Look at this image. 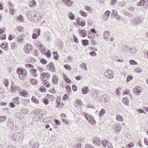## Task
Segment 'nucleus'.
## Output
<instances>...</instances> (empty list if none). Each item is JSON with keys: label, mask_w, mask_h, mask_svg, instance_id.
I'll use <instances>...</instances> for the list:
<instances>
[{"label": "nucleus", "mask_w": 148, "mask_h": 148, "mask_svg": "<svg viewBox=\"0 0 148 148\" xmlns=\"http://www.w3.org/2000/svg\"><path fill=\"white\" fill-rule=\"evenodd\" d=\"M82 114L90 123L93 125L95 124V121L92 115H89L85 112H83Z\"/></svg>", "instance_id": "f257e3e1"}, {"label": "nucleus", "mask_w": 148, "mask_h": 148, "mask_svg": "<svg viewBox=\"0 0 148 148\" xmlns=\"http://www.w3.org/2000/svg\"><path fill=\"white\" fill-rule=\"evenodd\" d=\"M142 21L141 18L139 17H135L132 20L131 23L133 25H138Z\"/></svg>", "instance_id": "f03ea898"}, {"label": "nucleus", "mask_w": 148, "mask_h": 148, "mask_svg": "<svg viewBox=\"0 0 148 148\" xmlns=\"http://www.w3.org/2000/svg\"><path fill=\"white\" fill-rule=\"evenodd\" d=\"M102 145L105 147H108V148H112V146L111 143L108 140H105L101 141Z\"/></svg>", "instance_id": "7ed1b4c3"}, {"label": "nucleus", "mask_w": 148, "mask_h": 148, "mask_svg": "<svg viewBox=\"0 0 148 148\" xmlns=\"http://www.w3.org/2000/svg\"><path fill=\"white\" fill-rule=\"evenodd\" d=\"M104 75L106 77L110 79H112L114 77V74L112 71L108 70L104 73Z\"/></svg>", "instance_id": "20e7f679"}, {"label": "nucleus", "mask_w": 148, "mask_h": 148, "mask_svg": "<svg viewBox=\"0 0 148 148\" xmlns=\"http://www.w3.org/2000/svg\"><path fill=\"white\" fill-rule=\"evenodd\" d=\"M47 68L49 71H51L53 72H56V69L54 65L52 62H50L47 66Z\"/></svg>", "instance_id": "39448f33"}, {"label": "nucleus", "mask_w": 148, "mask_h": 148, "mask_svg": "<svg viewBox=\"0 0 148 148\" xmlns=\"http://www.w3.org/2000/svg\"><path fill=\"white\" fill-rule=\"evenodd\" d=\"M32 46L29 44H28L24 47V50L25 52L27 53H30L32 49Z\"/></svg>", "instance_id": "423d86ee"}, {"label": "nucleus", "mask_w": 148, "mask_h": 148, "mask_svg": "<svg viewBox=\"0 0 148 148\" xmlns=\"http://www.w3.org/2000/svg\"><path fill=\"white\" fill-rule=\"evenodd\" d=\"M50 73L44 72L40 74V77L42 80H48L50 77Z\"/></svg>", "instance_id": "0eeeda50"}, {"label": "nucleus", "mask_w": 148, "mask_h": 148, "mask_svg": "<svg viewBox=\"0 0 148 148\" xmlns=\"http://www.w3.org/2000/svg\"><path fill=\"white\" fill-rule=\"evenodd\" d=\"M142 88L141 87L137 86L133 89L134 94L137 95H139L142 91Z\"/></svg>", "instance_id": "6e6552de"}, {"label": "nucleus", "mask_w": 148, "mask_h": 148, "mask_svg": "<svg viewBox=\"0 0 148 148\" xmlns=\"http://www.w3.org/2000/svg\"><path fill=\"white\" fill-rule=\"evenodd\" d=\"M60 101V98L58 97H57L56 100V103H57V107L58 108L62 107L64 105V103H61Z\"/></svg>", "instance_id": "1a4fd4ad"}, {"label": "nucleus", "mask_w": 148, "mask_h": 148, "mask_svg": "<svg viewBox=\"0 0 148 148\" xmlns=\"http://www.w3.org/2000/svg\"><path fill=\"white\" fill-rule=\"evenodd\" d=\"M18 91L19 94L21 96L25 97L27 95V92L26 91L23 90H21L20 88Z\"/></svg>", "instance_id": "9d476101"}, {"label": "nucleus", "mask_w": 148, "mask_h": 148, "mask_svg": "<svg viewBox=\"0 0 148 148\" xmlns=\"http://www.w3.org/2000/svg\"><path fill=\"white\" fill-rule=\"evenodd\" d=\"M110 32L108 31H105L103 33L104 38L106 41H107L110 36Z\"/></svg>", "instance_id": "9b49d317"}, {"label": "nucleus", "mask_w": 148, "mask_h": 148, "mask_svg": "<svg viewBox=\"0 0 148 148\" xmlns=\"http://www.w3.org/2000/svg\"><path fill=\"white\" fill-rule=\"evenodd\" d=\"M122 129L121 126L119 124H116L114 128L115 132H119Z\"/></svg>", "instance_id": "f8f14e48"}, {"label": "nucleus", "mask_w": 148, "mask_h": 148, "mask_svg": "<svg viewBox=\"0 0 148 148\" xmlns=\"http://www.w3.org/2000/svg\"><path fill=\"white\" fill-rule=\"evenodd\" d=\"M20 134L19 133H16L14 134L12 136V138L13 139L14 138V140L15 141H17L19 140Z\"/></svg>", "instance_id": "ddd939ff"}, {"label": "nucleus", "mask_w": 148, "mask_h": 148, "mask_svg": "<svg viewBox=\"0 0 148 148\" xmlns=\"http://www.w3.org/2000/svg\"><path fill=\"white\" fill-rule=\"evenodd\" d=\"M58 79L57 75H54L52 77V82L54 84H57L58 83Z\"/></svg>", "instance_id": "4468645a"}, {"label": "nucleus", "mask_w": 148, "mask_h": 148, "mask_svg": "<svg viewBox=\"0 0 148 148\" xmlns=\"http://www.w3.org/2000/svg\"><path fill=\"white\" fill-rule=\"evenodd\" d=\"M110 12L109 10H107L105 12L104 14V18L105 20L107 19L110 15Z\"/></svg>", "instance_id": "2eb2a0df"}, {"label": "nucleus", "mask_w": 148, "mask_h": 148, "mask_svg": "<svg viewBox=\"0 0 148 148\" xmlns=\"http://www.w3.org/2000/svg\"><path fill=\"white\" fill-rule=\"evenodd\" d=\"M93 142L96 145H97L98 146H100L101 144V142L100 141L99 139L98 138H96L94 139L93 140Z\"/></svg>", "instance_id": "dca6fc26"}, {"label": "nucleus", "mask_w": 148, "mask_h": 148, "mask_svg": "<svg viewBox=\"0 0 148 148\" xmlns=\"http://www.w3.org/2000/svg\"><path fill=\"white\" fill-rule=\"evenodd\" d=\"M88 88L87 86L84 87L82 89V93L83 94H86L88 92Z\"/></svg>", "instance_id": "f3484780"}, {"label": "nucleus", "mask_w": 148, "mask_h": 148, "mask_svg": "<svg viewBox=\"0 0 148 148\" xmlns=\"http://www.w3.org/2000/svg\"><path fill=\"white\" fill-rule=\"evenodd\" d=\"M62 1L69 6H71L72 5V2L70 0H62Z\"/></svg>", "instance_id": "a211bd4d"}, {"label": "nucleus", "mask_w": 148, "mask_h": 148, "mask_svg": "<svg viewBox=\"0 0 148 148\" xmlns=\"http://www.w3.org/2000/svg\"><path fill=\"white\" fill-rule=\"evenodd\" d=\"M20 87L18 86H12V87H11V92H14L16 91V90H18L20 89Z\"/></svg>", "instance_id": "6ab92c4d"}, {"label": "nucleus", "mask_w": 148, "mask_h": 148, "mask_svg": "<svg viewBox=\"0 0 148 148\" xmlns=\"http://www.w3.org/2000/svg\"><path fill=\"white\" fill-rule=\"evenodd\" d=\"M17 39V42L20 44L23 43L24 42V39L22 38V37L21 36H19Z\"/></svg>", "instance_id": "aec40b11"}, {"label": "nucleus", "mask_w": 148, "mask_h": 148, "mask_svg": "<svg viewBox=\"0 0 148 148\" xmlns=\"http://www.w3.org/2000/svg\"><path fill=\"white\" fill-rule=\"evenodd\" d=\"M76 106H81L83 103L82 101L79 99H77L75 102Z\"/></svg>", "instance_id": "412c9836"}, {"label": "nucleus", "mask_w": 148, "mask_h": 148, "mask_svg": "<svg viewBox=\"0 0 148 148\" xmlns=\"http://www.w3.org/2000/svg\"><path fill=\"white\" fill-rule=\"evenodd\" d=\"M43 84L47 88H49L50 86V84L47 81V80H42Z\"/></svg>", "instance_id": "4be33fe9"}, {"label": "nucleus", "mask_w": 148, "mask_h": 148, "mask_svg": "<svg viewBox=\"0 0 148 148\" xmlns=\"http://www.w3.org/2000/svg\"><path fill=\"white\" fill-rule=\"evenodd\" d=\"M30 71L32 76H34L35 77H37V76L36 69H31Z\"/></svg>", "instance_id": "5701e85b"}, {"label": "nucleus", "mask_w": 148, "mask_h": 148, "mask_svg": "<svg viewBox=\"0 0 148 148\" xmlns=\"http://www.w3.org/2000/svg\"><path fill=\"white\" fill-rule=\"evenodd\" d=\"M29 4L31 7H33L36 6V3L35 0H32L30 2Z\"/></svg>", "instance_id": "b1692460"}, {"label": "nucleus", "mask_w": 148, "mask_h": 148, "mask_svg": "<svg viewBox=\"0 0 148 148\" xmlns=\"http://www.w3.org/2000/svg\"><path fill=\"white\" fill-rule=\"evenodd\" d=\"M106 112L105 110L103 108L101 109V110L99 111V116L102 117L103 116V115L104 114H105Z\"/></svg>", "instance_id": "393cba45"}, {"label": "nucleus", "mask_w": 148, "mask_h": 148, "mask_svg": "<svg viewBox=\"0 0 148 148\" xmlns=\"http://www.w3.org/2000/svg\"><path fill=\"white\" fill-rule=\"evenodd\" d=\"M116 119L117 121L121 122L123 121V120L122 116L120 115L119 114H118L116 116Z\"/></svg>", "instance_id": "a878e982"}, {"label": "nucleus", "mask_w": 148, "mask_h": 148, "mask_svg": "<svg viewBox=\"0 0 148 148\" xmlns=\"http://www.w3.org/2000/svg\"><path fill=\"white\" fill-rule=\"evenodd\" d=\"M19 99L20 98L19 97H16L15 98L12 99V101L13 103L16 104H18L19 103Z\"/></svg>", "instance_id": "bb28decb"}, {"label": "nucleus", "mask_w": 148, "mask_h": 148, "mask_svg": "<svg viewBox=\"0 0 148 148\" xmlns=\"http://www.w3.org/2000/svg\"><path fill=\"white\" fill-rule=\"evenodd\" d=\"M53 58L55 59L58 60L59 56L58 55V52L57 51H54L53 52Z\"/></svg>", "instance_id": "cd10ccee"}, {"label": "nucleus", "mask_w": 148, "mask_h": 148, "mask_svg": "<svg viewBox=\"0 0 148 148\" xmlns=\"http://www.w3.org/2000/svg\"><path fill=\"white\" fill-rule=\"evenodd\" d=\"M122 101L126 105H128L129 104V101L127 98L126 97L123 98Z\"/></svg>", "instance_id": "c85d7f7f"}, {"label": "nucleus", "mask_w": 148, "mask_h": 148, "mask_svg": "<svg viewBox=\"0 0 148 148\" xmlns=\"http://www.w3.org/2000/svg\"><path fill=\"white\" fill-rule=\"evenodd\" d=\"M69 14V17L70 19L73 20L75 19V16L71 12H70Z\"/></svg>", "instance_id": "c756f323"}, {"label": "nucleus", "mask_w": 148, "mask_h": 148, "mask_svg": "<svg viewBox=\"0 0 148 148\" xmlns=\"http://www.w3.org/2000/svg\"><path fill=\"white\" fill-rule=\"evenodd\" d=\"M79 32L81 34L82 36L83 37H85L86 35V31L84 30H79Z\"/></svg>", "instance_id": "7c9ffc66"}, {"label": "nucleus", "mask_w": 148, "mask_h": 148, "mask_svg": "<svg viewBox=\"0 0 148 148\" xmlns=\"http://www.w3.org/2000/svg\"><path fill=\"white\" fill-rule=\"evenodd\" d=\"M15 12L14 8H10V15H13Z\"/></svg>", "instance_id": "2f4dec72"}, {"label": "nucleus", "mask_w": 148, "mask_h": 148, "mask_svg": "<svg viewBox=\"0 0 148 148\" xmlns=\"http://www.w3.org/2000/svg\"><path fill=\"white\" fill-rule=\"evenodd\" d=\"M129 63L130 64L134 65L138 64V63L136 62L133 60H131L129 61Z\"/></svg>", "instance_id": "473e14b6"}, {"label": "nucleus", "mask_w": 148, "mask_h": 148, "mask_svg": "<svg viewBox=\"0 0 148 148\" xmlns=\"http://www.w3.org/2000/svg\"><path fill=\"white\" fill-rule=\"evenodd\" d=\"M42 47H41L39 49V50L41 51V52L43 54L45 53V47L43 45H42Z\"/></svg>", "instance_id": "72a5a7b5"}, {"label": "nucleus", "mask_w": 148, "mask_h": 148, "mask_svg": "<svg viewBox=\"0 0 148 148\" xmlns=\"http://www.w3.org/2000/svg\"><path fill=\"white\" fill-rule=\"evenodd\" d=\"M11 45V48L13 50L17 48V44L15 42L12 43Z\"/></svg>", "instance_id": "f704fd0d"}, {"label": "nucleus", "mask_w": 148, "mask_h": 148, "mask_svg": "<svg viewBox=\"0 0 148 148\" xmlns=\"http://www.w3.org/2000/svg\"><path fill=\"white\" fill-rule=\"evenodd\" d=\"M31 84L33 85H36L37 84L38 81L35 79H32L30 81Z\"/></svg>", "instance_id": "c9c22d12"}, {"label": "nucleus", "mask_w": 148, "mask_h": 148, "mask_svg": "<svg viewBox=\"0 0 148 148\" xmlns=\"http://www.w3.org/2000/svg\"><path fill=\"white\" fill-rule=\"evenodd\" d=\"M88 43V41L87 40H82V44L84 46L87 45Z\"/></svg>", "instance_id": "e433bc0d"}, {"label": "nucleus", "mask_w": 148, "mask_h": 148, "mask_svg": "<svg viewBox=\"0 0 148 148\" xmlns=\"http://www.w3.org/2000/svg\"><path fill=\"white\" fill-rule=\"evenodd\" d=\"M145 1L144 0H141L137 4L138 6L144 5Z\"/></svg>", "instance_id": "4c0bfd02"}, {"label": "nucleus", "mask_w": 148, "mask_h": 148, "mask_svg": "<svg viewBox=\"0 0 148 148\" xmlns=\"http://www.w3.org/2000/svg\"><path fill=\"white\" fill-rule=\"evenodd\" d=\"M79 14L82 16L85 17H87L88 15V14L87 13H86L82 11H81Z\"/></svg>", "instance_id": "58836bf2"}, {"label": "nucleus", "mask_w": 148, "mask_h": 148, "mask_svg": "<svg viewBox=\"0 0 148 148\" xmlns=\"http://www.w3.org/2000/svg\"><path fill=\"white\" fill-rule=\"evenodd\" d=\"M31 99L32 101H33V102H34L37 104L38 103V100L37 99L35 98L34 97H32Z\"/></svg>", "instance_id": "ea45409f"}, {"label": "nucleus", "mask_w": 148, "mask_h": 148, "mask_svg": "<svg viewBox=\"0 0 148 148\" xmlns=\"http://www.w3.org/2000/svg\"><path fill=\"white\" fill-rule=\"evenodd\" d=\"M39 117L37 115H36L34 117L33 120L34 121L37 122H38V121L39 120Z\"/></svg>", "instance_id": "a19ab883"}, {"label": "nucleus", "mask_w": 148, "mask_h": 148, "mask_svg": "<svg viewBox=\"0 0 148 148\" xmlns=\"http://www.w3.org/2000/svg\"><path fill=\"white\" fill-rule=\"evenodd\" d=\"M1 47V48L7 51L8 50L7 45H5L4 43H2Z\"/></svg>", "instance_id": "79ce46f5"}, {"label": "nucleus", "mask_w": 148, "mask_h": 148, "mask_svg": "<svg viewBox=\"0 0 148 148\" xmlns=\"http://www.w3.org/2000/svg\"><path fill=\"white\" fill-rule=\"evenodd\" d=\"M3 82L4 84L6 87L8 86L9 85V81L8 79H4V80Z\"/></svg>", "instance_id": "37998d69"}, {"label": "nucleus", "mask_w": 148, "mask_h": 148, "mask_svg": "<svg viewBox=\"0 0 148 148\" xmlns=\"http://www.w3.org/2000/svg\"><path fill=\"white\" fill-rule=\"evenodd\" d=\"M54 97L53 96L49 94L47 95V98L50 99L51 101H53L54 99Z\"/></svg>", "instance_id": "c03bdc74"}, {"label": "nucleus", "mask_w": 148, "mask_h": 148, "mask_svg": "<svg viewBox=\"0 0 148 148\" xmlns=\"http://www.w3.org/2000/svg\"><path fill=\"white\" fill-rule=\"evenodd\" d=\"M44 54H45L48 58H50L51 55L50 51L49 50H48L47 52H45V53Z\"/></svg>", "instance_id": "a18cd8bd"}, {"label": "nucleus", "mask_w": 148, "mask_h": 148, "mask_svg": "<svg viewBox=\"0 0 148 148\" xmlns=\"http://www.w3.org/2000/svg\"><path fill=\"white\" fill-rule=\"evenodd\" d=\"M23 70V69L21 68H18L17 69L16 72L19 75L21 74Z\"/></svg>", "instance_id": "49530a36"}, {"label": "nucleus", "mask_w": 148, "mask_h": 148, "mask_svg": "<svg viewBox=\"0 0 148 148\" xmlns=\"http://www.w3.org/2000/svg\"><path fill=\"white\" fill-rule=\"evenodd\" d=\"M64 77L65 80L66 82H67L68 83H70L71 82V80L67 76L65 75H64Z\"/></svg>", "instance_id": "de8ad7c7"}, {"label": "nucleus", "mask_w": 148, "mask_h": 148, "mask_svg": "<svg viewBox=\"0 0 148 148\" xmlns=\"http://www.w3.org/2000/svg\"><path fill=\"white\" fill-rule=\"evenodd\" d=\"M17 29L20 32H22L24 30L23 28L20 26H18L16 27Z\"/></svg>", "instance_id": "09e8293b"}, {"label": "nucleus", "mask_w": 148, "mask_h": 148, "mask_svg": "<svg viewBox=\"0 0 148 148\" xmlns=\"http://www.w3.org/2000/svg\"><path fill=\"white\" fill-rule=\"evenodd\" d=\"M64 67L67 70H70L71 69V66L67 64L64 65Z\"/></svg>", "instance_id": "8fccbe9b"}, {"label": "nucleus", "mask_w": 148, "mask_h": 148, "mask_svg": "<svg viewBox=\"0 0 148 148\" xmlns=\"http://www.w3.org/2000/svg\"><path fill=\"white\" fill-rule=\"evenodd\" d=\"M6 119V117L4 116H1L0 117V122H3L5 121Z\"/></svg>", "instance_id": "3c124183"}, {"label": "nucleus", "mask_w": 148, "mask_h": 148, "mask_svg": "<svg viewBox=\"0 0 148 148\" xmlns=\"http://www.w3.org/2000/svg\"><path fill=\"white\" fill-rule=\"evenodd\" d=\"M17 18V20L20 22H23V17L21 15H20V16Z\"/></svg>", "instance_id": "603ef678"}, {"label": "nucleus", "mask_w": 148, "mask_h": 148, "mask_svg": "<svg viewBox=\"0 0 148 148\" xmlns=\"http://www.w3.org/2000/svg\"><path fill=\"white\" fill-rule=\"evenodd\" d=\"M40 62L43 64H46L47 62V61L44 59H41L40 60Z\"/></svg>", "instance_id": "864d4df0"}, {"label": "nucleus", "mask_w": 148, "mask_h": 148, "mask_svg": "<svg viewBox=\"0 0 148 148\" xmlns=\"http://www.w3.org/2000/svg\"><path fill=\"white\" fill-rule=\"evenodd\" d=\"M133 76L132 75H129L127 78V82H129L131 80H132L133 79Z\"/></svg>", "instance_id": "5fc2aeb1"}, {"label": "nucleus", "mask_w": 148, "mask_h": 148, "mask_svg": "<svg viewBox=\"0 0 148 148\" xmlns=\"http://www.w3.org/2000/svg\"><path fill=\"white\" fill-rule=\"evenodd\" d=\"M73 39L74 40V41L76 43H79V41H78V39L75 35H74L73 36Z\"/></svg>", "instance_id": "6e6d98bb"}, {"label": "nucleus", "mask_w": 148, "mask_h": 148, "mask_svg": "<svg viewBox=\"0 0 148 148\" xmlns=\"http://www.w3.org/2000/svg\"><path fill=\"white\" fill-rule=\"evenodd\" d=\"M28 111V109L26 110L22 109L21 110V112L23 114H25L27 113Z\"/></svg>", "instance_id": "4d7b16f0"}, {"label": "nucleus", "mask_w": 148, "mask_h": 148, "mask_svg": "<svg viewBox=\"0 0 148 148\" xmlns=\"http://www.w3.org/2000/svg\"><path fill=\"white\" fill-rule=\"evenodd\" d=\"M40 91L42 92H45L46 91V89L43 86H42L39 89Z\"/></svg>", "instance_id": "13d9d810"}, {"label": "nucleus", "mask_w": 148, "mask_h": 148, "mask_svg": "<svg viewBox=\"0 0 148 148\" xmlns=\"http://www.w3.org/2000/svg\"><path fill=\"white\" fill-rule=\"evenodd\" d=\"M121 48L124 51H125L126 50H127L128 48H129L127 46L125 45L122 46L121 47Z\"/></svg>", "instance_id": "bf43d9fd"}, {"label": "nucleus", "mask_w": 148, "mask_h": 148, "mask_svg": "<svg viewBox=\"0 0 148 148\" xmlns=\"http://www.w3.org/2000/svg\"><path fill=\"white\" fill-rule=\"evenodd\" d=\"M88 36V37L91 39H93L95 38V35L93 33L90 34Z\"/></svg>", "instance_id": "052dcab7"}, {"label": "nucleus", "mask_w": 148, "mask_h": 148, "mask_svg": "<svg viewBox=\"0 0 148 148\" xmlns=\"http://www.w3.org/2000/svg\"><path fill=\"white\" fill-rule=\"evenodd\" d=\"M81 66L82 67L84 68V69L86 71L87 69L86 67V64L85 63H83L81 65Z\"/></svg>", "instance_id": "680f3d73"}, {"label": "nucleus", "mask_w": 148, "mask_h": 148, "mask_svg": "<svg viewBox=\"0 0 148 148\" xmlns=\"http://www.w3.org/2000/svg\"><path fill=\"white\" fill-rule=\"evenodd\" d=\"M85 148H95L90 144H87L85 145Z\"/></svg>", "instance_id": "e2e57ef3"}, {"label": "nucleus", "mask_w": 148, "mask_h": 148, "mask_svg": "<svg viewBox=\"0 0 148 148\" xmlns=\"http://www.w3.org/2000/svg\"><path fill=\"white\" fill-rule=\"evenodd\" d=\"M81 145L80 143H78L74 145V148H81Z\"/></svg>", "instance_id": "0e129e2a"}, {"label": "nucleus", "mask_w": 148, "mask_h": 148, "mask_svg": "<svg viewBox=\"0 0 148 148\" xmlns=\"http://www.w3.org/2000/svg\"><path fill=\"white\" fill-rule=\"evenodd\" d=\"M22 114L20 113H16L15 114V115L16 117L18 118H19L22 116Z\"/></svg>", "instance_id": "69168bd1"}, {"label": "nucleus", "mask_w": 148, "mask_h": 148, "mask_svg": "<svg viewBox=\"0 0 148 148\" xmlns=\"http://www.w3.org/2000/svg\"><path fill=\"white\" fill-rule=\"evenodd\" d=\"M117 14V12L115 10H113L112 11V16L114 17Z\"/></svg>", "instance_id": "338daca9"}, {"label": "nucleus", "mask_w": 148, "mask_h": 148, "mask_svg": "<svg viewBox=\"0 0 148 148\" xmlns=\"http://www.w3.org/2000/svg\"><path fill=\"white\" fill-rule=\"evenodd\" d=\"M38 146L37 143H35L32 146V148H38Z\"/></svg>", "instance_id": "774afa93"}]
</instances>
